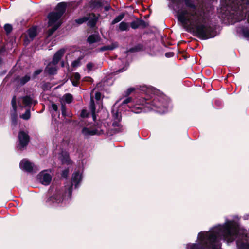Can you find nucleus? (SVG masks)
Wrapping results in <instances>:
<instances>
[{
	"label": "nucleus",
	"instance_id": "obj_1",
	"mask_svg": "<svg viewBox=\"0 0 249 249\" xmlns=\"http://www.w3.org/2000/svg\"><path fill=\"white\" fill-rule=\"evenodd\" d=\"M247 231L240 229L234 220H226L224 224L217 225L209 231H202L197 236L198 243L188 244L186 249H221V241L228 243L236 239L238 249H249V238Z\"/></svg>",
	"mask_w": 249,
	"mask_h": 249
},
{
	"label": "nucleus",
	"instance_id": "obj_2",
	"mask_svg": "<svg viewBox=\"0 0 249 249\" xmlns=\"http://www.w3.org/2000/svg\"><path fill=\"white\" fill-rule=\"evenodd\" d=\"M186 8L178 12V19L185 27L193 30L199 38L214 37L212 28L207 22L205 13L197 8L192 0H184Z\"/></svg>",
	"mask_w": 249,
	"mask_h": 249
},
{
	"label": "nucleus",
	"instance_id": "obj_3",
	"mask_svg": "<svg viewBox=\"0 0 249 249\" xmlns=\"http://www.w3.org/2000/svg\"><path fill=\"white\" fill-rule=\"evenodd\" d=\"M148 100V98L143 97L136 101H132V98L129 97L124 100L121 104L123 106L128 104V107L135 113H141L142 110L141 106L145 104L147 107L151 109H153V107L160 109L158 111L161 113L167 111V103L162 97H155L152 102H147Z\"/></svg>",
	"mask_w": 249,
	"mask_h": 249
},
{
	"label": "nucleus",
	"instance_id": "obj_4",
	"mask_svg": "<svg viewBox=\"0 0 249 249\" xmlns=\"http://www.w3.org/2000/svg\"><path fill=\"white\" fill-rule=\"evenodd\" d=\"M222 4L226 11L233 15L235 21L242 20L244 14L249 12V0H221Z\"/></svg>",
	"mask_w": 249,
	"mask_h": 249
},
{
	"label": "nucleus",
	"instance_id": "obj_5",
	"mask_svg": "<svg viewBox=\"0 0 249 249\" xmlns=\"http://www.w3.org/2000/svg\"><path fill=\"white\" fill-rule=\"evenodd\" d=\"M72 184L69 183L61 190H57L49 197L47 202L48 205L54 207H64L69 203L72 192Z\"/></svg>",
	"mask_w": 249,
	"mask_h": 249
},
{
	"label": "nucleus",
	"instance_id": "obj_6",
	"mask_svg": "<svg viewBox=\"0 0 249 249\" xmlns=\"http://www.w3.org/2000/svg\"><path fill=\"white\" fill-rule=\"evenodd\" d=\"M67 3L61 2L58 3L56 6L54 11L50 12L48 16L49 25L53 27L49 30V35H51L61 25L62 22L60 18L66 11Z\"/></svg>",
	"mask_w": 249,
	"mask_h": 249
},
{
	"label": "nucleus",
	"instance_id": "obj_7",
	"mask_svg": "<svg viewBox=\"0 0 249 249\" xmlns=\"http://www.w3.org/2000/svg\"><path fill=\"white\" fill-rule=\"evenodd\" d=\"M117 102L115 104L112 109L113 117L112 125L115 128L116 131L119 132L123 131V128L120 123L121 120V113L117 108Z\"/></svg>",
	"mask_w": 249,
	"mask_h": 249
},
{
	"label": "nucleus",
	"instance_id": "obj_8",
	"mask_svg": "<svg viewBox=\"0 0 249 249\" xmlns=\"http://www.w3.org/2000/svg\"><path fill=\"white\" fill-rule=\"evenodd\" d=\"M103 133L101 126H96L93 124H88L82 128V134L85 137L95 135H100Z\"/></svg>",
	"mask_w": 249,
	"mask_h": 249
},
{
	"label": "nucleus",
	"instance_id": "obj_9",
	"mask_svg": "<svg viewBox=\"0 0 249 249\" xmlns=\"http://www.w3.org/2000/svg\"><path fill=\"white\" fill-rule=\"evenodd\" d=\"M52 173L50 170H44L38 175V178L40 182L45 185H48L52 180Z\"/></svg>",
	"mask_w": 249,
	"mask_h": 249
},
{
	"label": "nucleus",
	"instance_id": "obj_10",
	"mask_svg": "<svg viewBox=\"0 0 249 249\" xmlns=\"http://www.w3.org/2000/svg\"><path fill=\"white\" fill-rule=\"evenodd\" d=\"M29 142V136L27 133L20 131L18 135V147L22 149L26 147Z\"/></svg>",
	"mask_w": 249,
	"mask_h": 249
},
{
	"label": "nucleus",
	"instance_id": "obj_11",
	"mask_svg": "<svg viewBox=\"0 0 249 249\" xmlns=\"http://www.w3.org/2000/svg\"><path fill=\"white\" fill-rule=\"evenodd\" d=\"M90 109L91 111V113H88L86 109H83L81 113V116L82 117H89L90 115L91 116L93 120L95 121L96 119V115H95V105L93 101V99L92 96L90 98Z\"/></svg>",
	"mask_w": 249,
	"mask_h": 249
},
{
	"label": "nucleus",
	"instance_id": "obj_12",
	"mask_svg": "<svg viewBox=\"0 0 249 249\" xmlns=\"http://www.w3.org/2000/svg\"><path fill=\"white\" fill-rule=\"evenodd\" d=\"M19 106L22 108L26 107H30L32 104H36V101H33V99L30 96H25L21 97L18 101Z\"/></svg>",
	"mask_w": 249,
	"mask_h": 249
},
{
	"label": "nucleus",
	"instance_id": "obj_13",
	"mask_svg": "<svg viewBox=\"0 0 249 249\" xmlns=\"http://www.w3.org/2000/svg\"><path fill=\"white\" fill-rule=\"evenodd\" d=\"M20 168L22 170L31 172L33 170L34 165L27 159L22 160L20 163Z\"/></svg>",
	"mask_w": 249,
	"mask_h": 249
},
{
	"label": "nucleus",
	"instance_id": "obj_14",
	"mask_svg": "<svg viewBox=\"0 0 249 249\" xmlns=\"http://www.w3.org/2000/svg\"><path fill=\"white\" fill-rule=\"evenodd\" d=\"M65 52L66 49L65 48L60 49L58 51H57L53 57L52 61V64L53 65H56L59 62Z\"/></svg>",
	"mask_w": 249,
	"mask_h": 249
},
{
	"label": "nucleus",
	"instance_id": "obj_15",
	"mask_svg": "<svg viewBox=\"0 0 249 249\" xmlns=\"http://www.w3.org/2000/svg\"><path fill=\"white\" fill-rule=\"evenodd\" d=\"M81 180V174L79 172H75L72 175V183L74 185L75 188L78 186V184L80 182Z\"/></svg>",
	"mask_w": 249,
	"mask_h": 249
},
{
	"label": "nucleus",
	"instance_id": "obj_16",
	"mask_svg": "<svg viewBox=\"0 0 249 249\" xmlns=\"http://www.w3.org/2000/svg\"><path fill=\"white\" fill-rule=\"evenodd\" d=\"M88 18V25L91 27H94L98 20V18L93 14L87 16Z\"/></svg>",
	"mask_w": 249,
	"mask_h": 249
},
{
	"label": "nucleus",
	"instance_id": "obj_17",
	"mask_svg": "<svg viewBox=\"0 0 249 249\" xmlns=\"http://www.w3.org/2000/svg\"><path fill=\"white\" fill-rule=\"evenodd\" d=\"M12 106L13 109V110L14 112L12 114V122L14 124H16L17 122L16 118H17V115H16V98L15 96H14L12 98V101H11Z\"/></svg>",
	"mask_w": 249,
	"mask_h": 249
},
{
	"label": "nucleus",
	"instance_id": "obj_18",
	"mask_svg": "<svg viewBox=\"0 0 249 249\" xmlns=\"http://www.w3.org/2000/svg\"><path fill=\"white\" fill-rule=\"evenodd\" d=\"M131 27L133 29H137L140 26L145 27L146 23L142 20L137 19L131 23Z\"/></svg>",
	"mask_w": 249,
	"mask_h": 249
},
{
	"label": "nucleus",
	"instance_id": "obj_19",
	"mask_svg": "<svg viewBox=\"0 0 249 249\" xmlns=\"http://www.w3.org/2000/svg\"><path fill=\"white\" fill-rule=\"evenodd\" d=\"M55 65H56L53 64L52 62L47 66L45 71L50 74H54L57 71Z\"/></svg>",
	"mask_w": 249,
	"mask_h": 249
},
{
	"label": "nucleus",
	"instance_id": "obj_20",
	"mask_svg": "<svg viewBox=\"0 0 249 249\" xmlns=\"http://www.w3.org/2000/svg\"><path fill=\"white\" fill-rule=\"evenodd\" d=\"M100 40L99 36L97 34H93L89 36L88 38V42L89 44H92L95 42H97Z\"/></svg>",
	"mask_w": 249,
	"mask_h": 249
},
{
	"label": "nucleus",
	"instance_id": "obj_21",
	"mask_svg": "<svg viewBox=\"0 0 249 249\" xmlns=\"http://www.w3.org/2000/svg\"><path fill=\"white\" fill-rule=\"evenodd\" d=\"M81 78L80 74L78 72L74 73L72 76V83L74 86H78Z\"/></svg>",
	"mask_w": 249,
	"mask_h": 249
},
{
	"label": "nucleus",
	"instance_id": "obj_22",
	"mask_svg": "<svg viewBox=\"0 0 249 249\" xmlns=\"http://www.w3.org/2000/svg\"><path fill=\"white\" fill-rule=\"evenodd\" d=\"M28 36L31 40H33L37 35L36 27H34L28 30Z\"/></svg>",
	"mask_w": 249,
	"mask_h": 249
},
{
	"label": "nucleus",
	"instance_id": "obj_23",
	"mask_svg": "<svg viewBox=\"0 0 249 249\" xmlns=\"http://www.w3.org/2000/svg\"><path fill=\"white\" fill-rule=\"evenodd\" d=\"M101 3L99 0H91L89 2V7L92 9L100 7Z\"/></svg>",
	"mask_w": 249,
	"mask_h": 249
},
{
	"label": "nucleus",
	"instance_id": "obj_24",
	"mask_svg": "<svg viewBox=\"0 0 249 249\" xmlns=\"http://www.w3.org/2000/svg\"><path fill=\"white\" fill-rule=\"evenodd\" d=\"M119 29L121 31H126L129 29V24L128 23L122 21L119 25Z\"/></svg>",
	"mask_w": 249,
	"mask_h": 249
},
{
	"label": "nucleus",
	"instance_id": "obj_25",
	"mask_svg": "<svg viewBox=\"0 0 249 249\" xmlns=\"http://www.w3.org/2000/svg\"><path fill=\"white\" fill-rule=\"evenodd\" d=\"M30 79V76L27 74L23 77H21L18 81V83L20 85H23L28 82Z\"/></svg>",
	"mask_w": 249,
	"mask_h": 249
},
{
	"label": "nucleus",
	"instance_id": "obj_26",
	"mask_svg": "<svg viewBox=\"0 0 249 249\" xmlns=\"http://www.w3.org/2000/svg\"><path fill=\"white\" fill-rule=\"evenodd\" d=\"M60 158L63 163L69 164L71 163L69 155L67 153H65L64 155L62 157H60Z\"/></svg>",
	"mask_w": 249,
	"mask_h": 249
},
{
	"label": "nucleus",
	"instance_id": "obj_27",
	"mask_svg": "<svg viewBox=\"0 0 249 249\" xmlns=\"http://www.w3.org/2000/svg\"><path fill=\"white\" fill-rule=\"evenodd\" d=\"M61 111L62 114L63 116H68L69 117H71L72 116L71 112L67 111L66 107L63 104H62Z\"/></svg>",
	"mask_w": 249,
	"mask_h": 249
},
{
	"label": "nucleus",
	"instance_id": "obj_28",
	"mask_svg": "<svg viewBox=\"0 0 249 249\" xmlns=\"http://www.w3.org/2000/svg\"><path fill=\"white\" fill-rule=\"evenodd\" d=\"M62 99L67 103H70L72 100V96L71 94L67 93L65 94L62 98Z\"/></svg>",
	"mask_w": 249,
	"mask_h": 249
},
{
	"label": "nucleus",
	"instance_id": "obj_29",
	"mask_svg": "<svg viewBox=\"0 0 249 249\" xmlns=\"http://www.w3.org/2000/svg\"><path fill=\"white\" fill-rule=\"evenodd\" d=\"M124 14H121L118 15L112 21L111 24H115L120 22L124 18Z\"/></svg>",
	"mask_w": 249,
	"mask_h": 249
},
{
	"label": "nucleus",
	"instance_id": "obj_30",
	"mask_svg": "<svg viewBox=\"0 0 249 249\" xmlns=\"http://www.w3.org/2000/svg\"><path fill=\"white\" fill-rule=\"evenodd\" d=\"M88 20V18L87 16H84L75 20L78 24H81Z\"/></svg>",
	"mask_w": 249,
	"mask_h": 249
},
{
	"label": "nucleus",
	"instance_id": "obj_31",
	"mask_svg": "<svg viewBox=\"0 0 249 249\" xmlns=\"http://www.w3.org/2000/svg\"><path fill=\"white\" fill-rule=\"evenodd\" d=\"M31 116V113L30 109H27L25 112L21 115V118L24 120H28Z\"/></svg>",
	"mask_w": 249,
	"mask_h": 249
},
{
	"label": "nucleus",
	"instance_id": "obj_32",
	"mask_svg": "<svg viewBox=\"0 0 249 249\" xmlns=\"http://www.w3.org/2000/svg\"><path fill=\"white\" fill-rule=\"evenodd\" d=\"M81 59H82V58L79 57L77 59L74 60L72 63V64H71L72 66L73 67H77L80 66Z\"/></svg>",
	"mask_w": 249,
	"mask_h": 249
},
{
	"label": "nucleus",
	"instance_id": "obj_33",
	"mask_svg": "<svg viewBox=\"0 0 249 249\" xmlns=\"http://www.w3.org/2000/svg\"><path fill=\"white\" fill-rule=\"evenodd\" d=\"M4 29L7 33H9L12 31V27L10 24H6L4 25Z\"/></svg>",
	"mask_w": 249,
	"mask_h": 249
},
{
	"label": "nucleus",
	"instance_id": "obj_34",
	"mask_svg": "<svg viewBox=\"0 0 249 249\" xmlns=\"http://www.w3.org/2000/svg\"><path fill=\"white\" fill-rule=\"evenodd\" d=\"M135 90V88H130L127 89V90L125 92V95L128 96L130 95L133 91Z\"/></svg>",
	"mask_w": 249,
	"mask_h": 249
},
{
	"label": "nucleus",
	"instance_id": "obj_35",
	"mask_svg": "<svg viewBox=\"0 0 249 249\" xmlns=\"http://www.w3.org/2000/svg\"><path fill=\"white\" fill-rule=\"evenodd\" d=\"M94 64L92 63H89L87 65V68L89 71L92 70V68L94 67Z\"/></svg>",
	"mask_w": 249,
	"mask_h": 249
},
{
	"label": "nucleus",
	"instance_id": "obj_36",
	"mask_svg": "<svg viewBox=\"0 0 249 249\" xmlns=\"http://www.w3.org/2000/svg\"><path fill=\"white\" fill-rule=\"evenodd\" d=\"M113 48H114V47L110 46H104V47H102L100 49V50L102 51L107 50H111L113 49Z\"/></svg>",
	"mask_w": 249,
	"mask_h": 249
},
{
	"label": "nucleus",
	"instance_id": "obj_37",
	"mask_svg": "<svg viewBox=\"0 0 249 249\" xmlns=\"http://www.w3.org/2000/svg\"><path fill=\"white\" fill-rule=\"evenodd\" d=\"M127 67H128V64H127L126 63L125 64L124 66L122 69H120L118 71H117L116 72H123L124 71H125L126 70Z\"/></svg>",
	"mask_w": 249,
	"mask_h": 249
},
{
	"label": "nucleus",
	"instance_id": "obj_38",
	"mask_svg": "<svg viewBox=\"0 0 249 249\" xmlns=\"http://www.w3.org/2000/svg\"><path fill=\"white\" fill-rule=\"evenodd\" d=\"M101 94L99 92H97L95 93V99L99 101L100 99H101Z\"/></svg>",
	"mask_w": 249,
	"mask_h": 249
},
{
	"label": "nucleus",
	"instance_id": "obj_39",
	"mask_svg": "<svg viewBox=\"0 0 249 249\" xmlns=\"http://www.w3.org/2000/svg\"><path fill=\"white\" fill-rule=\"evenodd\" d=\"M52 108L55 111H56L57 110V109H58L57 106L56 104H54V103H53L52 104Z\"/></svg>",
	"mask_w": 249,
	"mask_h": 249
},
{
	"label": "nucleus",
	"instance_id": "obj_40",
	"mask_svg": "<svg viewBox=\"0 0 249 249\" xmlns=\"http://www.w3.org/2000/svg\"><path fill=\"white\" fill-rule=\"evenodd\" d=\"M41 71H42L41 70H37L34 73V76L36 77V76H37V75L40 74Z\"/></svg>",
	"mask_w": 249,
	"mask_h": 249
},
{
	"label": "nucleus",
	"instance_id": "obj_41",
	"mask_svg": "<svg viewBox=\"0 0 249 249\" xmlns=\"http://www.w3.org/2000/svg\"><path fill=\"white\" fill-rule=\"evenodd\" d=\"M68 174V170H66L63 171V172L62 173V176L64 178H66Z\"/></svg>",
	"mask_w": 249,
	"mask_h": 249
},
{
	"label": "nucleus",
	"instance_id": "obj_42",
	"mask_svg": "<svg viewBox=\"0 0 249 249\" xmlns=\"http://www.w3.org/2000/svg\"><path fill=\"white\" fill-rule=\"evenodd\" d=\"M61 66L62 67H64V62L63 61L61 62Z\"/></svg>",
	"mask_w": 249,
	"mask_h": 249
},
{
	"label": "nucleus",
	"instance_id": "obj_43",
	"mask_svg": "<svg viewBox=\"0 0 249 249\" xmlns=\"http://www.w3.org/2000/svg\"><path fill=\"white\" fill-rule=\"evenodd\" d=\"M108 9H109V8H108V7H105V9H106V10H107H107H108Z\"/></svg>",
	"mask_w": 249,
	"mask_h": 249
},
{
	"label": "nucleus",
	"instance_id": "obj_44",
	"mask_svg": "<svg viewBox=\"0 0 249 249\" xmlns=\"http://www.w3.org/2000/svg\"><path fill=\"white\" fill-rule=\"evenodd\" d=\"M1 61H2V60H1V59L0 58V64L1 63Z\"/></svg>",
	"mask_w": 249,
	"mask_h": 249
},
{
	"label": "nucleus",
	"instance_id": "obj_45",
	"mask_svg": "<svg viewBox=\"0 0 249 249\" xmlns=\"http://www.w3.org/2000/svg\"><path fill=\"white\" fill-rule=\"evenodd\" d=\"M166 56L167 57H168V56H168V53H166Z\"/></svg>",
	"mask_w": 249,
	"mask_h": 249
}]
</instances>
